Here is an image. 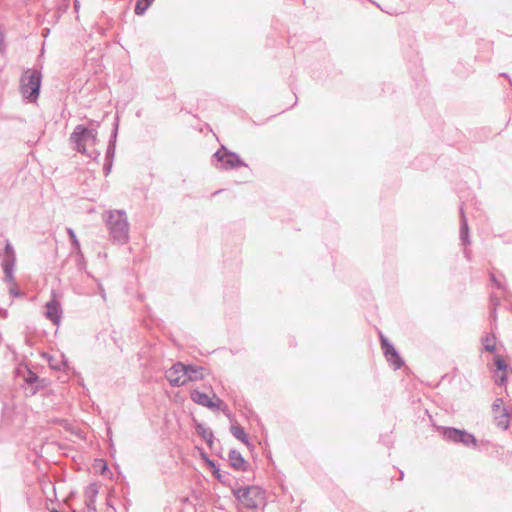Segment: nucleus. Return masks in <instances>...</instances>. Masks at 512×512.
Instances as JSON below:
<instances>
[{
	"instance_id": "f257e3e1",
	"label": "nucleus",
	"mask_w": 512,
	"mask_h": 512,
	"mask_svg": "<svg viewBox=\"0 0 512 512\" xmlns=\"http://www.w3.org/2000/svg\"><path fill=\"white\" fill-rule=\"evenodd\" d=\"M113 242L125 244L129 239L128 217L124 210H109L103 215Z\"/></svg>"
},
{
	"instance_id": "f03ea898",
	"label": "nucleus",
	"mask_w": 512,
	"mask_h": 512,
	"mask_svg": "<svg viewBox=\"0 0 512 512\" xmlns=\"http://www.w3.org/2000/svg\"><path fill=\"white\" fill-rule=\"evenodd\" d=\"M42 72L39 69L28 68L23 71L19 80V91L24 100L29 103H36L42 85Z\"/></svg>"
},
{
	"instance_id": "7ed1b4c3",
	"label": "nucleus",
	"mask_w": 512,
	"mask_h": 512,
	"mask_svg": "<svg viewBox=\"0 0 512 512\" xmlns=\"http://www.w3.org/2000/svg\"><path fill=\"white\" fill-rule=\"evenodd\" d=\"M438 432L440 436L447 442L454 444H461L465 447H474L478 445L476 437L464 429L454 427H439Z\"/></svg>"
},
{
	"instance_id": "20e7f679",
	"label": "nucleus",
	"mask_w": 512,
	"mask_h": 512,
	"mask_svg": "<svg viewBox=\"0 0 512 512\" xmlns=\"http://www.w3.org/2000/svg\"><path fill=\"white\" fill-rule=\"evenodd\" d=\"M264 491L257 486L233 489L235 498L246 508L256 509L264 501Z\"/></svg>"
},
{
	"instance_id": "39448f33",
	"label": "nucleus",
	"mask_w": 512,
	"mask_h": 512,
	"mask_svg": "<svg viewBox=\"0 0 512 512\" xmlns=\"http://www.w3.org/2000/svg\"><path fill=\"white\" fill-rule=\"evenodd\" d=\"M98 132L95 128H87L84 125H77L70 135V141L75 145L77 152L86 154V144H96Z\"/></svg>"
},
{
	"instance_id": "423d86ee",
	"label": "nucleus",
	"mask_w": 512,
	"mask_h": 512,
	"mask_svg": "<svg viewBox=\"0 0 512 512\" xmlns=\"http://www.w3.org/2000/svg\"><path fill=\"white\" fill-rule=\"evenodd\" d=\"M1 267L4 272V280L9 284L15 283L14 268L16 264V253L10 243L6 241L3 250L0 252Z\"/></svg>"
},
{
	"instance_id": "0eeeda50",
	"label": "nucleus",
	"mask_w": 512,
	"mask_h": 512,
	"mask_svg": "<svg viewBox=\"0 0 512 512\" xmlns=\"http://www.w3.org/2000/svg\"><path fill=\"white\" fill-rule=\"evenodd\" d=\"M213 157L220 162L222 168L226 170L247 166L237 153L227 150L223 145L214 153Z\"/></svg>"
},
{
	"instance_id": "6e6552de",
	"label": "nucleus",
	"mask_w": 512,
	"mask_h": 512,
	"mask_svg": "<svg viewBox=\"0 0 512 512\" xmlns=\"http://www.w3.org/2000/svg\"><path fill=\"white\" fill-rule=\"evenodd\" d=\"M380 342L383 353L395 370L400 369L404 365L403 359L400 357L398 351L395 349L393 344L385 338L382 334H380Z\"/></svg>"
},
{
	"instance_id": "1a4fd4ad",
	"label": "nucleus",
	"mask_w": 512,
	"mask_h": 512,
	"mask_svg": "<svg viewBox=\"0 0 512 512\" xmlns=\"http://www.w3.org/2000/svg\"><path fill=\"white\" fill-rule=\"evenodd\" d=\"M492 412L496 426L502 430H507L510 426V414L507 409L503 407V400L501 398L494 400Z\"/></svg>"
},
{
	"instance_id": "9d476101",
	"label": "nucleus",
	"mask_w": 512,
	"mask_h": 512,
	"mask_svg": "<svg viewBox=\"0 0 512 512\" xmlns=\"http://www.w3.org/2000/svg\"><path fill=\"white\" fill-rule=\"evenodd\" d=\"M190 398L194 403L203 407H207L211 410L220 409V407L224 404V402L215 394L213 395V398H211L206 393L196 389L191 391Z\"/></svg>"
},
{
	"instance_id": "9b49d317",
	"label": "nucleus",
	"mask_w": 512,
	"mask_h": 512,
	"mask_svg": "<svg viewBox=\"0 0 512 512\" xmlns=\"http://www.w3.org/2000/svg\"><path fill=\"white\" fill-rule=\"evenodd\" d=\"M26 385V395L33 396L46 386V380L40 378L35 372L27 368L26 374L23 376Z\"/></svg>"
},
{
	"instance_id": "f8f14e48",
	"label": "nucleus",
	"mask_w": 512,
	"mask_h": 512,
	"mask_svg": "<svg viewBox=\"0 0 512 512\" xmlns=\"http://www.w3.org/2000/svg\"><path fill=\"white\" fill-rule=\"evenodd\" d=\"M166 378L171 386L180 387L186 384L184 378V364L181 362L175 363L167 372Z\"/></svg>"
},
{
	"instance_id": "ddd939ff",
	"label": "nucleus",
	"mask_w": 512,
	"mask_h": 512,
	"mask_svg": "<svg viewBox=\"0 0 512 512\" xmlns=\"http://www.w3.org/2000/svg\"><path fill=\"white\" fill-rule=\"evenodd\" d=\"M45 307L46 318L49 319L54 325H59L63 313L60 303L57 300L52 299L46 303Z\"/></svg>"
},
{
	"instance_id": "4468645a",
	"label": "nucleus",
	"mask_w": 512,
	"mask_h": 512,
	"mask_svg": "<svg viewBox=\"0 0 512 512\" xmlns=\"http://www.w3.org/2000/svg\"><path fill=\"white\" fill-rule=\"evenodd\" d=\"M118 129H119V116L116 115L115 119H114V123H113V130H112V133L110 135L108 147H107L106 154H105V160H112L113 161V158H114V155H115V150H116V141H117V136H118Z\"/></svg>"
},
{
	"instance_id": "2eb2a0df",
	"label": "nucleus",
	"mask_w": 512,
	"mask_h": 512,
	"mask_svg": "<svg viewBox=\"0 0 512 512\" xmlns=\"http://www.w3.org/2000/svg\"><path fill=\"white\" fill-rule=\"evenodd\" d=\"M229 462L232 468L238 471H246L248 464L246 463L245 459L241 455L239 451L236 449H232L229 451Z\"/></svg>"
},
{
	"instance_id": "dca6fc26",
	"label": "nucleus",
	"mask_w": 512,
	"mask_h": 512,
	"mask_svg": "<svg viewBox=\"0 0 512 512\" xmlns=\"http://www.w3.org/2000/svg\"><path fill=\"white\" fill-rule=\"evenodd\" d=\"M203 458L206 464L211 468L213 475L223 484H227L230 481V474L224 471H221L219 466L211 459H209L206 455H203Z\"/></svg>"
},
{
	"instance_id": "f3484780",
	"label": "nucleus",
	"mask_w": 512,
	"mask_h": 512,
	"mask_svg": "<svg viewBox=\"0 0 512 512\" xmlns=\"http://www.w3.org/2000/svg\"><path fill=\"white\" fill-rule=\"evenodd\" d=\"M203 367L195 366V365H185L184 364V378L186 379V383L188 381H197L204 378L203 375Z\"/></svg>"
},
{
	"instance_id": "a211bd4d",
	"label": "nucleus",
	"mask_w": 512,
	"mask_h": 512,
	"mask_svg": "<svg viewBox=\"0 0 512 512\" xmlns=\"http://www.w3.org/2000/svg\"><path fill=\"white\" fill-rule=\"evenodd\" d=\"M460 240L464 245L470 244L469 226L463 206H460Z\"/></svg>"
},
{
	"instance_id": "6ab92c4d",
	"label": "nucleus",
	"mask_w": 512,
	"mask_h": 512,
	"mask_svg": "<svg viewBox=\"0 0 512 512\" xmlns=\"http://www.w3.org/2000/svg\"><path fill=\"white\" fill-rule=\"evenodd\" d=\"M230 432L236 439H238L242 443L246 444L247 446L250 445L249 439L242 426L238 424L231 425Z\"/></svg>"
},
{
	"instance_id": "aec40b11",
	"label": "nucleus",
	"mask_w": 512,
	"mask_h": 512,
	"mask_svg": "<svg viewBox=\"0 0 512 512\" xmlns=\"http://www.w3.org/2000/svg\"><path fill=\"white\" fill-rule=\"evenodd\" d=\"M196 432L206 441V443L211 446L213 443V432L211 429L205 427L203 424L198 423L196 425Z\"/></svg>"
},
{
	"instance_id": "412c9836",
	"label": "nucleus",
	"mask_w": 512,
	"mask_h": 512,
	"mask_svg": "<svg viewBox=\"0 0 512 512\" xmlns=\"http://www.w3.org/2000/svg\"><path fill=\"white\" fill-rule=\"evenodd\" d=\"M67 234L70 237L73 251L76 252L82 258L83 254L81 252L80 242L77 239V236H76L74 230L72 228H67Z\"/></svg>"
},
{
	"instance_id": "4be33fe9",
	"label": "nucleus",
	"mask_w": 512,
	"mask_h": 512,
	"mask_svg": "<svg viewBox=\"0 0 512 512\" xmlns=\"http://www.w3.org/2000/svg\"><path fill=\"white\" fill-rule=\"evenodd\" d=\"M153 2L154 0H137L134 9L135 14L138 16L144 15L146 10Z\"/></svg>"
},
{
	"instance_id": "5701e85b",
	"label": "nucleus",
	"mask_w": 512,
	"mask_h": 512,
	"mask_svg": "<svg viewBox=\"0 0 512 512\" xmlns=\"http://www.w3.org/2000/svg\"><path fill=\"white\" fill-rule=\"evenodd\" d=\"M484 349L488 352H494L496 349L495 336L487 334L482 338Z\"/></svg>"
},
{
	"instance_id": "b1692460",
	"label": "nucleus",
	"mask_w": 512,
	"mask_h": 512,
	"mask_svg": "<svg viewBox=\"0 0 512 512\" xmlns=\"http://www.w3.org/2000/svg\"><path fill=\"white\" fill-rule=\"evenodd\" d=\"M495 365L496 369L499 372H505L507 370V364L504 359H502L500 356H497L495 359Z\"/></svg>"
},
{
	"instance_id": "393cba45",
	"label": "nucleus",
	"mask_w": 512,
	"mask_h": 512,
	"mask_svg": "<svg viewBox=\"0 0 512 512\" xmlns=\"http://www.w3.org/2000/svg\"><path fill=\"white\" fill-rule=\"evenodd\" d=\"M490 280L491 282L496 286V288L498 289H501V290H504L505 289V286L502 282H500L497 278H496V275L495 273L491 272L490 273Z\"/></svg>"
},
{
	"instance_id": "a878e982",
	"label": "nucleus",
	"mask_w": 512,
	"mask_h": 512,
	"mask_svg": "<svg viewBox=\"0 0 512 512\" xmlns=\"http://www.w3.org/2000/svg\"><path fill=\"white\" fill-rule=\"evenodd\" d=\"M5 49H6L5 33L3 32L2 28L0 27V54L4 53Z\"/></svg>"
},
{
	"instance_id": "bb28decb",
	"label": "nucleus",
	"mask_w": 512,
	"mask_h": 512,
	"mask_svg": "<svg viewBox=\"0 0 512 512\" xmlns=\"http://www.w3.org/2000/svg\"><path fill=\"white\" fill-rule=\"evenodd\" d=\"M112 164H113L112 160H105L104 167H103L105 175H108L110 173V171L112 169Z\"/></svg>"
},
{
	"instance_id": "cd10ccee",
	"label": "nucleus",
	"mask_w": 512,
	"mask_h": 512,
	"mask_svg": "<svg viewBox=\"0 0 512 512\" xmlns=\"http://www.w3.org/2000/svg\"><path fill=\"white\" fill-rule=\"evenodd\" d=\"M497 299H494L491 297V302L493 305V308L491 309L490 316L495 320L496 319V305H497Z\"/></svg>"
},
{
	"instance_id": "c85d7f7f",
	"label": "nucleus",
	"mask_w": 512,
	"mask_h": 512,
	"mask_svg": "<svg viewBox=\"0 0 512 512\" xmlns=\"http://www.w3.org/2000/svg\"><path fill=\"white\" fill-rule=\"evenodd\" d=\"M10 294L13 296V297H19L22 295V293L20 292V290L17 288V287H11L10 290H9Z\"/></svg>"
},
{
	"instance_id": "c756f323",
	"label": "nucleus",
	"mask_w": 512,
	"mask_h": 512,
	"mask_svg": "<svg viewBox=\"0 0 512 512\" xmlns=\"http://www.w3.org/2000/svg\"><path fill=\"white\" fill-rule=\"evenodd\" d=\"M506 380H507V375H506V371H505V372H502V374H501V375H499V379H498V381H497V382H498V384H500V385H504V384H505V382H506Z\"/></svg>"
},
{
	"instance_id": "7c9ffc66",
	"label": "nucleus",
	"mask_w": 512,
	"mask_h": 512,
	"mask_svg": "<svg viewBox=\"0 0 512 512\" xmlns=\"http://www.w3.org/2000/svg\"><path fill=\"white\" fill-rule=\"evenodd\" d=\"M88 123H89L88 128H95L96 130H97V127H99V125H100V123L95 120H90Z\"/></svg>"
},
{
	"instance_id": "2f4dec72",
	"label": "nucleus",
	"mask_w": 512,
	"mask_h": 512,
	"mask_svg": "<svg viewBox=\"0 0 512 512\" xmlns=\"http://www.w3.org/2000/svg\"><path fill=\"white\" fill-rule=\"evenodd\" d=\"M49 365L52 369H55V370H61V365L59 364H53V360L52 358H49Z\"/></svg>"
},
{
	"instance_id": "473e14b6",
	"label": "nucleus",
	"mask_w": 512,
	"mask_h": 512,
	"mask_svg": "<svg viewBox=\"0 0 512 512\" xmlns=\"http://www.w3.org/2000/svg\"><path fill=\"white\" fill-rule=\"evenodd\" d=\"M7 315H8L7 310L0 308V316L3 317V318H6Z\"/></svg>"
},
{
	"instance_id": "72a5a7b5",
	"label": "nucleus",
	"mask_w": 512,
	"mask_h": 512,
	"mask_svg": "<svg viewBox=\"0 0 512 512\" xmlns=\"http://www.w3.org/2000/svg\"><path fill=\"white\" fill-rule=\"evenodd\" d=\"M464 255H465V257H466L468 260H470V251H469V250H467V249H466V250H464Z\"/></svg>"
},
{
	"instance_id": "f704fd0d",
	"label": "nucleus",
	"mask_w": 512,
	"mask_h": 512,
	"mask_svg": "<svg viewBox=\"0 0 512 512\" xmlns=\"http://www.w3.org/2000/svg\"><path fill=\"white\" fill-rule=\"evenodd\" d=\"M108 469L106 463L103 464L102 473H104Z\"/></svg>"
},
{
	"instance_id": "c9c22d12",
	"label": "nucleus",
	"mask_w": 512,
	"mask_h": 512,
	"mask_svg": "<svg viewBox=\"0 0 512 512\" xmlns=\"http://www.w3.org/2000/svg\"><path fill=\"white\" fill-rule=\"evenodd\" d=\"M501 75L504 77H508V75L506 73H502Z\"/></svg>"
}]
</instances>
